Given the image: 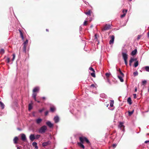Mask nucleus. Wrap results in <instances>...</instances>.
<instances>
[{
    "label": "nucleus",
    "mask_w": 149,
    "mask_h": 149,
    "mask_svg": "<svg viewBox=\"0 0 149 149\" xmlns=\"http://www.w3.org/2000/svg\"><path fill=\"white\" fill-rule=\"evenodd\" d=\"M85 13L87 15H91V11L90 10H89L88 11L85 12Z\"/></svg>",
    "instance_id": "34"
},
{
    "label": "nucleus",
    "mask_w": 149,
    "mask_h": 149,
    "mask_svg": "<svg viewBox=\"0 0 149 149\" xmlns=\"http://www.w3.org/2000/svg\"><path fill=\"white\" fill-rule=\"evenodd\" d=\"M42 120V119L40 118H38L36 119V122L37 124H39L40 123H41Z\"/></svg>",
    "instance_id": "13"
},
{
    "label": "nucleus",
    "mask_w": 149,
    "mask_h": 149,
    "mask_svg": "<svg viewBox=\"0 0 149 149\" xmlns=\"http://www.w3.org/2000/svg\"><path fill=\"white\" fill-rule=\"evenodd\" d=\"M100 97L103 98H106L107 97L106 95L104 93H102L100 95Z\"/></svg>",
    "instance_id": "17"
},
{
    "label": "nucleus",
    "mask_w": 149,
    "mask_h": 149,
    "mask_svg": "<svg viewBox=\"0 0 149 149\" xmlns=\"http://www.w3.org/2000/svg\"><path fill=\"white\" fill-rule=\"evenodd\" d=\"M145 69L147 71L149 72V66H146L145 67Z\"/></svg>",
    "instance_id": "28"
},
{
    "label": "nucleus",
    "mask_w": 149,
    "mask_h": 149,
    "mask_svg": "<svg viewBox=\"0 0 149 149\" xmlns=\"http://www.w3.org/2000/svg\"><path fill=\"white\" fill-rule=\"evenodd\" d=\"M137 88H136L135 89V92H136V91H137Z\"/></svg>",
    "instance_id": "59"
},
{
    "label": "nucleus",
    "mask_w": 149,
    "mask_h": 149,
    "mask_svg": "<svg viewBox=\"0 0 149 149\" xmlns=\"http://www.w3.org/2000/svg\"><path fill=\"white\" fill-rule=\"evenodd\" d=\"M134 98L135 99L136 98V94H133Z\"/></svg>",
    "instance_id": "48"
},
{
    "label": "nucleus",
    "mask_w": 149,
    "mask_h": 149,
    "mask_svg": "<svg viewBox=\"0 0 149 149\" xmlns=\"http://www.w3.org/2000/svg\"><path fill=\"white\" fill-rule=\"evenodd\" d=\"M84 139L85 141L88 143H90V142L88 140L86 137H84Z\"/></svg>",
    "instance_id": "33"
},
{
    "label": "nucleus",
    "mask_w": 149,
    "mask_h": 149,
    "mask_svg": "<svg viewBox=\"0 0 149 149\" xmlns=\"http://www.w3.org/2000/svg\"><path fill=\"white\" fill-rule=\"evenodd\" d=\"M118 71L120 73V74L121 75V76H122L123 77L124 76V74L122 72L121 70H120V69H119Z\"/></svg>",
    "instance_id": "30"
},
{
    "label": "nucleus",
    "mask_w": 149,
    "mask_h": 149,
    "mask_svg": "<svg viewBox=\"0 0 149 149\" xmlns=\"http://www.w3.org/2000/svg\"><path fill=\"white\" fill-rule=\"evenodd\" d=\"M29 138L31 141H33L35 139V136L33 134H31L29 136Z\"/></svg>",
    "instance_id": "8"
},
{
    "label": "nucleus",
    "mask_w": 149,
    "mask_h": 149,
    "mask_svg": "<svg viewBox=\"0 0 149 149\" xmlns=\"http://www.w3.org/2000/svg\"><path fill=\"white\" fill-rule=\"evenodd\" d=\"M91 75L93 77H95V72H93L91 73Z\"/></svg>",
    "instance_id": "39"
},
{
    "label": "nucleus",
    "mask_w": 149,
    "mask_h": 149,
    "mask_svg": "<svg viewBox=\"0 0 149 149\" xmlns=\"http://www.w3.org/2000/svg\"><path fill=\"white\" fill-rule=\"evenodd\" d=\"M113 104H114V101L113 100H111L110 101V106L112 107L113 106Z\"/></svg>",
    "instance_id": "23"
},
{
    "label": "nucleus",
    "mask_w": 149,
    "mask_h": 149,
    "mask_svg": "<svg viewBox=\"0 0 149 149\" xmlns=\"http://www.w3.org/2000/svg\"><path fill=\"white\" fill-rule=\"evenodd\" d=\"M124 60L125 61V65H127L128 63H127V60Z\"/></svg>",
    "instance_id": "47"
},
{
    "label": "nucleus",
    "mask_w": 149,
    "mask_h": 149,
    "mask_svg": "<svg viewBox=\"0 0 149 149\" xmlns=\"http://www.w3.org/2000/svg\"><path fill=\"white\" fill-rule=\"evenodd\" d=\"M79 140L80 141V143H83L84 141H85L84 137H80L79 138Z\"/></svg>",
    "instance_id": "16"
},
{
    "label": "nucleus",
    "mask_w": 149,
    "mask_h": 149,
    "mask_svg": "<svg viewBox=\"0 0 149 149\" xmlns=\"http://www.w3.org/2000/svg\"><path fill=\"white\" fill-rule=\"evenodd\" d=\"M46 124L50 128L53 126V125L50 121H47L46 122Z\"/></svg>",
    "instance_id": "6"
},
{
    "label": "nucleus",
    "mask_w": 149,
    "mask_h": 149,
    "mask_svg": "<svg viewBox=\"0 0 149 149\" xmlns=\"http://www.w3.org/2000/svg\"><path fill=\"white\" fill-rule=\"evenodd\" d=\"M109 106V104H108L107 105V107H108V106Z\"/></svg>",
    "instance_id": "64"
},
{
    "label": "nucleus",
    "mask_w": 149,
    "mask_h": 149,
    "mask_svg": "<svg viewBox=\"0 0 149 149\" xmlns=\"http://www.w3.org/2000/svg\"><path fill=\"white\" fill-rule=\"evenodd\" d=\"M134 76H135L138 75V73L137 71L134 72L133 73Z\"/></svg>",
    "instance_id": "36"
},
{
    "label": "nucleus",
    "mask_w": 149,
    "mask_h": 149,
    "mask_svg": "<svg viewBox=\"0 0 149 149\" xmlns=\"http://www.w3.org/2000/svg\"><path fill=\"white\" fill-rule=\"evenodd\" d=\"M6 61L8 63H9L10 62V58L9 57H8L7 58Z\"/></svg>",
    "instance_id": "40"
},
{
    "label": "nucleus",
    "mask_w": 149,
    "mask_h": 149,
    "mask_svg": "<svg viewBox=\"0 0 149 149\" xmlns=\"http://www.w3.org/2000/svg\"><path fill=\"white\" fill-rule=\"evenodd\" d=\"M35 148L36 149H37L38 148V146H37V145L35 146H34Z\"/></svg>",
    "instance_id": "56"
},
{
    "label": "nucleus",
    "mask_w": 149,
    "mask_h": 149,
    "mask_svg": "<svg viewBox=\"0 0 149 149\" xmlns=\"http://www.w3.org/2000/svg\"><path fill=\"white\" fill-rule=\"evenodd\" d=\"M54 121L56 123H58L59 120V118L58 116H56L54 117Z\"/></svg>",
    "instance_id": "9"
},
{
    "label": "nucleus",
    "mask_w": 149,
    "mask_h": 149,
    "mask_svg": "<svg viewBox=\"0 0 149 149\" xmlns=\"http://www.w3.org/2000/svg\"><path fill=\"white\" fill-rule=\"evenodd\" d=\"M132 63L130 62V61H129V65L130 66H131L132 65Z\"/></svg>",
    "instance_id": "57"
},
{
    "label": "nucleus",
    "mask_w": 149,
    "mask_h": 149,
    "mask_svg": "<svg viewBox=\"0 0 149 149\" xmlns=\"http://www.w3.org/2000/svg\"><path fill=\"white\" fill-rule=\"evenodd\" d=\"M122 55L123 58L124 60H126L127 59L128 56L126 53L122 52Z\"/></svg>",
    "instance_id": "5"
},
{
    "label": "nucleus",
    "mask_w": 149,
    "mask_h": 149,
    "mask_svg": "<svg viewBox=\"0 0 149 149\" xmlns=\"http://www.w3.org/2000/svg\"><path fill=\"white\" fill-rule=\"evenodd\" d=\"M39 90V88L38 87H36L34 88L33 91V93H36L38 92Z\"/></svg>",
    "instance_id": "12"
},
{
    "label": "nucleus",
    "mask_w": 149,
    "mask_h": 149,
    "mask_svg": "<svg viewBox=\"0 0 149 149\" xmlns=\"http://www.w3.org/2000/svg\"><path fill=\"white\" fill-rule=\"evenodd\" d=\"M20 36H21V37L22 38V39H24L23 36V34H22V32L21 31H20Z\"/></svg>",
    "instance_id": "43"
},
{
    "label": "nucleus",
    "mask_w": 149,
    "mask_h": 149,
    "mask_svg": "<svg viewBox=\"0 0 149 149\" xmlns=\"http://www.w3.org/2000/svg\"><path fill=\"white\" fill-rule=\"evenodd\" d=\"M38 103H40V101H39V100H36V101Z\"/></svg>",
    "instance_id": "61"
},
{
    "label": "nucleus",
    "mask_w": 149,
    "mask_h": 149,
    "mask_svg": "<svg viewBox=\"0 0 149 149\" xmlns=\"http://www.w3.org/2000/svg\"><path fill=\"white\" fill-rule=\"evenodd\" d=\"M32 109V106L31 104H29V110H31Z\"/></svg>",
    "instance_id": "24"
},
{
    "label": "nucleus",
    "mask_w": 149,
    "mask_h": 149,
    "mask_svg": "<svg viewBox=\"0 0 149 149\" xmlns=\"http://www.w3.org/2000/svg\"><path fill=\"white\" fill-rule=\"evenodd\" d=\"M83 143L78 142V144L80 147L82 148L83 149H84L85 148V147L84 146L83 144Z\"/></svg>",
    "instance_id": "15"
},
{
    "label": "nucleus",
    "mask_w": 149,
    "mask_h": 149,
    "mask_svg": "<svg viewBox=\"0 0 149 149\" xmlns=\"http://www.w3.org/2000/svg\"><path fill=\"white\" fill-rule=\"evenodd\" d=\"M89 70H91L92 71H93L94 72H95V71H94V69L91 67H90L89 68Z\"/></svg>",
    "instance_id": "44"
},
{
    "label": "nucleus",
    "mask_w": 149,
    "mask_h": 149,
    "mask_svg": "<svg viewBox=\"0 0 149 149\" xmlns=\"http://www.w3.org/2000/svg\"><path fill=\"white\" fill-rule=\"evenodd\" d=\"M46 31H49L48 29H46Z\"/></svg>",
    "instance_id": "62"
},
{
    "label": "nucleus",
    "mask_w": 149,
    "mask_h": 149,
    "mask_svg": "<svg viewBox=\"0 0 149 149\" xmlns=\"http://www.w3.org/2000/svg\"><path fill=\"white\" fill-rule=\"evenodd\" d=\"M50 141H49L44 142L42 143V145L43 146H46L50 144Z\"/></svg>",
    "instance_id": "11"
},
{
    "label": "nucleus",
    "mask_w": 149,
    "mask_h": 149,
    "mask_svg": "<svg viewBox=\"0 0 149 149\" xmlns=\"http://www.w3.org/2000/svg\"><path fill=\"white\" fill-rule=\"evenodd\" d=\"M47 130V127L46 125H43L38 130V132L40 133L43 134L45 133Z\"/></svg>",
    "instance_id": "1"
},
{
    "label": "nucleus",
    "mask_w": 149,
    "mask_h": 149,
    "mask_svg": "<svg viewBox=\"0 0 149 149\" xmlns=\"http://www.w3.org/2000/svg\"><path fill=\"white\" fill-rule=\"evenodd\" d=\"M118 128L120 129V130L122 131H124V126L123 125V123L122 122H120L118 126Z\"/></svg>",
    "instance_id": "3"
},
{
    "label": "nucleus",
    "mask_w": 149,
    "mask_h": 149,
    "mask_svg": "<svg viewBox=\"0 0 149 149\" xmlns=\"http://www.w3.org/2000/svg\"><path fill=\"white\" fill-rule=\"evenodd\" d=\"M127 102L130 104H132V100L130 97H129L127 99Z\"/></svg>",
    "instance_id": "21"
},
{
    "label": "nucleus",
    "mask_w": 149,
    "mask_h": 149,
    "mask_svg": "<svg viewBox=\"0 0 149 149\" xmlns=\"http://www.w3.org/2000/svg\"><path fill=\"white\" fill-rule=\"evenodd\" d=\"M28 43V40H26L24 43H23V51L26 52V45Z\"/></svg>",
    "instance_id": "4"
},
{
    "label": "nucleus",
    "mask_w": 149,
    "mask_h": 149,
    "mask_svg": "<svg viewBox=\"0 0 149 149\" xmlns=\"http://www.w3.org/2000/svg\"><path fill=\"white\" fill-rule=\"evenodd\" d=\"M118 78L120 79V81L121 82H123L124 81V80L123 78V77L122 76H118Z\"/></svg>",
    "instance_id": "20"
},
{
    "label": "nucleus",
    "mask_w": 149,
    "mask_h": 149,
    "mask_svg": "<svg viewBox=\"0 0 149 149\" xmlns=\"http://www.w3.org/2000/svg\"><path fill=\"white\" fill-rule=\"evenodd\" d=\"M146 82H147L145 80H143V81H142V84H146Z\"/></svg>",
    "instance_id": "45"
},
{
    "label": "nucleus",
    "mask_w": 149,
    "mask_h": 149,
    "mask_svg": "<svg viewBox=\"0 0 149 149\" xmlns=\"http://www.w3.org/2000/svg\"><path fill=\"white\" fill-rule=\"evenodd\" d=\"M139 65V63L138 61H136V62L135 63H134V66L135 67H137Z\"/></svg>",
    "instance_id": "32"
},
{
    "label": "nucleus",
    "mask_w": 149,
    "mask_h": 149,
    "mask_svg": "<svg viewBox=\"0 0 149 149\" xmlns=\"http://www.w3.org/2000/svg\"><path fill=\"white\" fill-rule=\"evenodd\" d=\"M136 60V58H131L130 60V63H132L134 61H135Z\"/></svg>",
    "instance_id": "29"
},
{
    "label": "nucleus",
    "mask_w": 149,
    "mask_h": 149,
    "mask_svg": "<svg viewBox=\"0 0 149 149\" xmlns=\"http://www.w3.org/2000/svg\"><path fill=\"white\" fill-rule=\"evenodd\" d=\"M21 139L24 141H25L26 140V138L25 135L24 134H21Z\"/></svg>",
    "instance_id": "10"
},
{
    "label": "nucleus",
    "mask_w": 149,
    "mask_h": 149,
    "mask_svg": "<svg viewBox=\"0 0 149 149\" xmlns=\"http://www.w3.org/2000/svg\"><path fill=\"white\" fill-rule=\"evenodd\" d=\"M148 142H149V140L146 141H145V143H146Z\"/></svg>",
    "instance_id": "53"
},
{
    "label": "nucleus",
    "mask_w": 149,
    "mask_h": 149,
    "mask_svg": "<svg viewBox=\"0 0 149 149\" xmlns=\"http://www.w3.org/2000/svg\"><path fill=\"white\" fill-rule=\"evenodd\" d=\"M141 36L139 35L138 36L137 38V40H139V39L141 38Z\"/></svg>",
    "instance_id": "50"
},
{
    "label": "nucleus",
    "mask_w": 149,
    "mask_h": 149,
    "mask_svg": "<svg viewBox=\"0 0 149 149\" xmlns=\"http://www.w3.org/2000/svg\"><path fill=\"white\" fill-rule=\"evenodd\" d=\"M134 112V110H133L132 111H128V114L129 116H131L132 115Z\"/></svg>",
    "instance_id": "37"
},
{
    "label": "nucleus",
    "mask_w": 149,
    "mask_h": 149,
    "mask_svg": "<svg viewBox=\"0 0 149 149\" xmlns=\"http://www.w3.org/2000/svg\"><path fill=\"white\" fill-rule=\"evenodd\" d=\"M13 58H12V61H13L15 59V54H13Z\"/></svg>",
    "instance_id": "41"
},
{
    "label": "nucleus",
    "mask_w": 149,
    "mask_h": 149,
    "mask_svg": "<svg viewBox=\"0 0 149 149\" xmlns=\"http://www.w3.org/2000/svg\"><path fill=\"white\" fill-rule=\"evenodd\" d=\"M18 140V138L16 136L13 139L14 142L16 144L17 143V141Z\"/></svg>",
    "instance_id": "22"
},
{
    "label": "nucleus",
    "mask_w": 149,
    "mask_h": 149,
    "mask_svg": "<svg viewBox=\"0 0 149 149\" xmlns=\"http://www.w3.org/2000/svg\"><path fill=\"white\" fill-rule=\"evenodd\" d=\"M116 144H113V146L114 147H115L116 146Z\"/></svg>",
    "instance_id": "55"
},
{
    "label": "nucleus",
    "mask_w": 149,
    "mask_h": 149,
    "mask_svg": "<svg viewBox=\"0 0 149 149\" xmlns=\"http://www.w3.org/2000/svg\"><path fill=\"white\" fill-rule=\"evenodd\" d=\"M55 108L54 107H51L50 109V111L52 112H54L55 110Z\"/></svg>",
    "instance_id": "25"
},
{
    "label": "nucleus",
    "mask_w": 149,
    "mask_h": 149,
    "mask_svg": "<svg viewBox=\"0 0 149 149\" xmlns=\"http://www.w3.org/2000/svg\"><path fill=\"white\" fill-rule=\"evenodd\" d=\"M5 52L4 50L3 49H1L0 50V54H3Z\"/></svg>",
    "instance_id": "27"
},
{
    "label": "nucleus",
    "mask_w": 149,
    "mask_h": 149,
    "mask_svg": "<svg viewBox=\"0 0 149 149\" xmlns=\"http://www.w3.org/2000/svg\"><path fill=\"white\" fill-rule=\"evenodd\" d=\"M42 98L43 99H45V97H42Z\"/></svg>",
    "instance_id": "58"
},
{
    "label": "nucleus",
    "mask_w": 149,
    "mask_h": 149,
    "mask_svg": "<svg viewBox=\"0 0 149 149\" xmlns=\"http://www.w3.org/2000/svg\"><path fill=\"white\" fill-rule=\"evenodd\" d=\"M111 40H110L109 42V43L110 44H112L114 41V36H111Z\"/></svg>",
    "instance_id": "7"
},
{
    "label": "nucleus",
    "mask_w": 149,
    "mask_h": 149,
    "mask_svg": "<svg viewBox=\"0 0 149 149\" xmlns=\"http://www.w3.org/2000/svg\"><path fill=\"white\" fill-rule=\"evenodd\" d=\"M40 136V135L37 134L35 136V139H39Z\"/></svg>",
    "instance_id": "35"
},
{
    "label": "nucleus",
    "mask_w": 149,
    "mask_h": 149,
    "mask_svg": "<svg viewBox=\"0 0 149 149\" xmlns=\"http://www.w3.org/2000/svg\"><path fill=\"white\" fill-rule=\"evenodd\" d=\"M44 108H43L42 109H40L39 110V112H40V113H41L44 110Z\"/></svg>",
    "instance_id": "46"
},
{
    "label": "nucleus",
    "mask_w": 149,
    "mask_h": 149,
    "mask_svg": "<svg viewBox=\"0 0 149 149\" xmlns=\"http://www.w3.org/2000/svg\"><path fill=\"white\" fill-rule=\"evenodd\" d=\"M95 38H96V35H95Z\"/></svg>",
    "instance_id": "63"
},
{
    "label": "nucleus",
    "mask_w": 149,
    "mask_h": 149,
    "mask_svg": "<svg viewBox=\"0 0 149 149\" xmlns=\"http://www.w3.org/2000/svg\"><path fill=\"white\" fill-rule=\"evenodd\" d=\"M107 82H108L109 84L111 85V81L109 80V79L108 78H107Z\"/></svg>",
    "instance_id": "38"
},
{
    "label": "nucleus",
    "mask_w": 149,
    "mask_h": 149,
    "mask_svg": "<svg viewBox=\"0 0 149 149\" xmlns=\"http://www.w3.org/2000/svg\"><path fill=\"white\" fill-rule=\"evenodd\" d=\"M126 10H125V9L123 10V14H124V13H125V11Z\"/></svg>",
    "instance_id": "52"
},
{
    "label": "nucleus",
    "mask_w": 149,
    "mask_h": 149,
    "mask_svg": "<svg viewBox=\"0 0 149 149\" xmlns=\"http://www.w3.org/2000/svg\"><path fill=\"white\" fill-rule=\"evenodd\" d=\"M0 106L1 108V109H4L5 105L1 101H0Z\"/></svg>",
    "instance_id": "19"
},
{
    "label": "nucleus",
    "mask_w": 149,
    "mask_h": 149,
    "mask_svg": "<svg viewBox=\"0 0 149 149\" xmlns=\"http://www.w3.org/2000/svg\"><path fill=\"white\" fill-rule=\"evenodd\" d=\"M91 86V87H94L95 86L94 84H92Z\"/></svg>",
    "instance_id": "54"
},
{
    "label": "nucleus",
    "mask_w": 149,
    "mask_h": 149,
    "mask_svg": "<svg viewBox=\"0 0 149 149\" xmlns=\"http://www.w3.org/2000/svg\"><path fill=\"white\" fill-rule=\"evenodd\" d=\"M86 23H87V21H85L83 25L84 26L86 25Z\"/></svg>",
    "instance_id": "51"
},
{
    "label": "nucleus",
    "mask_w": 149,
    "mask_h": 149,
    "mask_svg": "<svg viewBox=\"0 0 149 149\" xmlns=\"http://www.w3.org/2000/svg\"><path fill=\"white\" fill-rule=\"evenodd\" d=\"M32 145L34 146H35L37 145V143L36 142H33L32 143Z\"/></svg>",
    "instance_id": "42"
},
{
    "label": "nucleus",
    "mask_w": 149,
    "mask_h": 149,
    "mask_svg": "<svg viewBox=\"0 0 149 149\" xmlns=\"http://www.w3.org/2000/svg\"><path fill=\"white\" fill-rule=\"evenodd\" d=\"M127 10H126L125 11V13H124L123 14L121 15L120 16L121 18H123L126 15V13L127 12Z\"/></svg>",
    "instance_id": "26"
},
{
    "label": "nucleus",
    "mask_w": 149,
    "mask_h": 149,
    "mask_svg": "<svg viewBox=\"0 0 149 149\" xmlns=\"http://www.w3.org/2000/svg\"><path fill=\"white\" fill-rule=\"evenodd\" d=\"M111 74L110 73H106L105 74V76L106 77L108 78L109 77V76L111 75Z\"/></svg>",
    "instance_id": "31"
},
{
    "label": "nucleus",
    "mask_w": 149,
    "mask_h": 149,
    "mask_svg": "<svg viewBox=\"0 0 149 149\" xmlns=\"http://www.w3.org/2000/svg\"><path fill=\"white\" fill-rule=\"evenodd\" d=\"M111 25L110 24H106L104 27L102 29V30L106 31L107 30H108L111 29Z\"/></svg>",
    "instance_id": "2"
},
{
    "label": "nucleus",
    "mask_w": 149,
    "mask_h": 149,
    "mask_svg": "<svg viewBox=\"0 0 149 149\" xmlns=\"http://www.w3.org/2000/svg\"><path fill=\"white\" fill-rule=\"evenodd\" d=\"M48 111H46L45 112V116H47V114H48Z\"/></svg>",
    "instance_id": "49"
},
{
    "label": "nucleus",
    "mask_w": 149,
    "mask_h": 149,
    "mask_svg": "<svg viewBox=\"0 0 149 149\" xmlns=\"http://www.w3.org/2000/svg\"><path fill=\"white\" fill-rule=\"evenodd\" d=\"M37 95V94L35 93H33L32 94V97L34 99V100L35 101H36V96Z\"/></svg>",
    "instance_id": "14"
},
{
    "label": "nucleus",
    "mask_w": 149,
    "mask_h": 149,
    "mask_svg": "<svg viewBox=\"0 0 149 149\" xmlns=\"http://www.w3.org/2000/svg\"><path fill=\"white\" fill-rule=\"evenodd\" d=\"M148 37H149V31H148Z\"/></svg>",
    "instance_id": "60"
},
{
    "label": "nucleus",
    "mask_w": 149,
    "mask_h": 149,
    "mask_svg": "<svg viewBox=\"0 0 149 149\" xmlns=\"http://www.w3.org/2000/svg\"><path fill=\"white\" fill-rule=\"evenodd\" d=\"M137 52L136 49H135L134 50L132 51L131 52V55L132 56H134L136 54Z\"/></svg>",
    "instance_id": "18"
}]
</instances>
